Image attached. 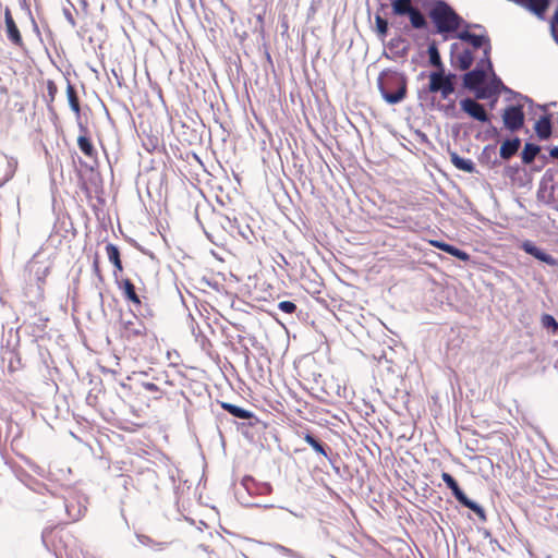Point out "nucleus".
<instances>
[{
  "label": "nucleus",
  "mask_w": 558,
  "mask_h": 558,
  "mask_svg": "<svg viewBox=\"0 0 558 558\" xmlns=\"http://www.w3.org/2000/svg\"><path fill=\"white\" fill-rule=\"evenodd\" d=\"M378 87L383 98L388 104L396 105L407 97L408 80L397 71L383 72L378 77Z\"/></svg>",
  "instance_id": "obj_1"
},
{
  "label": "nucleus",
  "mask_w": 558,
  "mask_h": 558,
  "mask_svg": "<svg viewBox=\"0 0 558 558\" xmlns=\"http://www.w3.org/2000/svg\"><path fill=\"white\" fill-rule=\"evenodd\" d=\"M428 16L438 34L454 33L463 22L462 17L444 0H438L434 3L428 12Z\"/></svg>",
  "instance_id": "obj_2"
},
{
  "label": "nucleus",
  "mask_w": 558,
  "mask_h": 558,
  "mask_svg": "<svg viewBox=\"0 0 558 558\" xmlns=\"http://www.w3.org/2000/svg\"><path fill=\"white\" fill-rule=\"evenodd\" d=\"M120 333L128 341L143 340L151 347L158 343L157 336L148 331L144 323L136 316L121 322Z\"/></svg>",
  "instance_id": "obj_3"
},
{
  "label": "nucleus",
  "mask_w": 558,
  "mask_h": 558,
  "mask_svg": "<svg viewBox=\"0 0 558 558\" xmlns=\"http://www.w3.org/2000/svg\"><path fill=\"white\" fill-rule=\"evenodd\" d=\"M148 396L145 392L138 391L135 393L133 401L130 403V410L135 416V421H130L126 417H117L121 428L126 430H133L135 427H142L145 425L146 410L149 408Z\"/></svg>",
  "instance_id": "obj_4"
},
{
  "label": "nucleus",
  "mask_w": 558,
  "mask_h": 558,
  "mask_svg": "<svg viewBox=\"0 0 558 558\" xmlns=\"http://www.w3.org/2000/svg\"><path fill=\"white\" fill-rule=\"evenodd\" d=\"M391 10L396 16H408L414 29H425L427 27L425 15L413 5L412 0H391Z\"/></svg>",
  "instance_id": "obj_5"
},
{
  "label": "nucleus",
  "mask_w": 558,
  "mask_h": 558,
  "mask_svg": "<svg viewBox=\"0 0 558 558\" xmlns=\"http://www.w3.org/2000/svg\"><path fill=\"white\" fill-rule=\"evenodd\" d=\"M454 75H445L444 70L432 72L429 74V93H440L442 99H447L454 93Z\"/></svg>",
  "instance_id": "obj_6"
},
{
  "label": "nucleus",
  "mask_w": 558,
  "mask_h": 558,
  "mask_svg": "<svg viewBox=\"0 0 558 558\" xmlns=\"http://www.w3.org/2000/svg\"><path fill=\"white\" fill-rule=\"evenodd\" d=\"M441 478L446 483V485L451 489L453 496L460 504L474 511L481 520H486L484 509L466 497V495L459 487L457 481L449 473L444 472L441 474Z\"/></svg>",
  "instance_id": "obj_7"
},
{
  "label": "nucleus",
  "mask_w": 558,
  "mask_h": 558,
  "mask_svg": "<svg viewBox=\"0 0 558 558\" xmlns=\"http://www.w3.org/2000/svg\"><path fill=\"white\" fill-rule=\"evenodd\" d=\"M524 111L521 105H511L505 108L502 121L505 128L511 132L519 131L524 125Z\"/></svg>",
  "instance_id": "obj_8"
},
{
  "label": "nucleus",
  "mask_w": 558,
  "mask_h": 558,
  "mask_svg": "<svg viewBox=\"0 0 558 558\" xmlns=\"http://www.w3.org/2000/svg\"><path fill=\"white\" fill-rule=\"evenodd\" d=\"M221 408L227 411L229 414L233 415L234 417L246 420L247 426L255 427L258 424H260V420L251 411L245 410L241 407H238L235 404L229 403V402H221Z\"/></svg>",
  "instance_id": "obj_9"
},
{
  "label": "nucleus",
  "mask_w": 558,
  "mask_h": 558,
  "mask_svg": "<svg viewBox=\"0 0 558 558\" xmlns=\"http://www.w3.org/2000/svg\"><path fill=\"white\" fill-rule=\"evenodd\" d=\"M461 109L468 113L471 118L480 121L487 122L488 114L484 106L472 98H465L460 101Z\"/></svg>",
  "instance_id": "obj_10"
},
{
  "label": "nucleus",
  "mask_w": 558,
  "mask_h": 558,
  "mask_svg": "<svg viewBox=\"0 0 558 558\" xmlns=\"http://www.w3.org/2000/svg\"><path fill=\"white\" fill-rule=\"evenodd\" d=\"M17 166L16 158L0 154V187L14 177Z\"/></svg>",
  "instance_id": "obj_11"
},
{
  "label": "nucleus",
  "mask_w": 558,
  "mask_h": 558,
  "mask_svg": "<svg viewBox=\"0 0 558 558\" xmlns=\"http://www.w3.org/2000/svg\"><path fill=\"white\" fill-rule=\"evenodd\" d=\"M117 284L128 302L132 303L135 307L141 306L142 301L136 293L135 286L129 278L117 280Z\"/></svg>",
  "instance_id": "obj_12"
},
{
  "label": "nucleus",
  "mask_w": 558,
  "mask_h": 558,
  "mask_svg": "<svg viewBox=\"0 0 558 558\" xmlns=\"http://www.w3.org/2000/svg\"><path fill=\"white\" fill-rule=\"evenodd\" d=\"M81 134L77 137V146L80 150L89 159L97 157V150L95 149L92 140L88 136V129L83 124H80Z\"/></svg>",
  "instance_id": "obj_13"
},
{
  "label": "nucleus",
  "mask_w": 558,
  "mask_h": 558,
  "mask_svg": "<svg viewBox=\"0 0 558 558\" xmlns=\"http://www.w3.org/2000/svg\"><path fill=\"white\" fill-rule=\"evenodd\" d=\"M4 22L7 26V35L9 40L14 44L15 46L22 47L23 46V38L22 35L13 20V16L10 12V10H5L4 13Z\"/></svg>",
  "instance_id": "obj_14"
},
{
  "label": "nucleus",
  "mask_w": 558,
  "mask_h": 558,
  "mask_svg": "<svg viewBox=\"0 0 558 558\" xmlns=\"http://www.w3.org/2000/svg\"><path fill=\"white\" fill-rule=\"evenodd\" d=\"M428 243L432 246H434L438 250H441V251L457 257L460 260H463V262L470 260V254H468L465 251H462L451 244H448L446 242L438 241V240H429Z\"/></svg>",
  "instance_id": "obj_15"
},
{
  "label": "nucleus",
  "mask_w": 558,
  "mask_h": 558,
  "mask_svg": "<svg viewBox=\"0 0 558 558\" xmlns=\"http://www.w3.org/2000/svg\"><path fill=\"white\" fill-rule=\"evenodd\" d=\"M522 248L527 254L532 255L533 257H535L536 259H538L541 262L546 263L547 265H550V266L557 265L556 258H554L551 255L545 253L544 251H542L541 248L535 246L531 241H525L522 244Z\"/></svg>",
  "instance_id": "obj_16"
},
{
  "label": "nucleus",
  "mask_w": 558,
  "mask_h": 558,
  "mask_svg": "<svg viewBox=\"0 0 558 558\" xmlns=\"http://www.w3.org/2000/svg\"><path fill=\"white\" fill-rule=\"evenodd\" d=\"M485 77L484 68L476 66L464 75L463 82L469 89H475L484 83Z\"/></svg>",
  "instance_id": "obj_17"
},
{
  "label": "nucleus",
  "mask_w": 558,
  "mask_h": 558,
  "mask_svg": "<svg viewBox=\"0 0 558 558\" xmlns=\"http://www.w3.org/2000/svg\"><path fill=\"white\" fill-rule=\"evenodd\" d=\"M521 146V140L519 137H514L512 140L505 141L500 146V157L505 160L510 159L512 156L517 154Z\"/></svg>",
  "instance_id": "obj_18"
},
{
  "label": "nucleus",
  "mask_w": 558,
  "mask_h": 558,
  "mask_svg": "<svg viewBox=\"0 0 558 558\" xmlns=\"http://www.w3.org/2000/svg\"><path fill=\"white\" fill-rule=\"evenodd\" d=\"M535 132L541 140H547L550 137L553 128L549 116L541 117L535 123Z\"/></svg>",
  "instance_id": "obj_19"
},
{
  "label": "nucleus",
  "mask_w": 558,
  "mask_h": 558,
  "mask_svg": "<svg viewBox=\"0 0 558 558\" xmlns=\"http://www.w3.org/2000/svg\"><path fill=\"white\" fill-rule=\"evenodd\" d=\"M522 5L527 8L537 16L543 17L549 7V0H524Z\"/></svg>",
  "instance_id": "obj_20"
},
{
  "label": "nucleus",
  "mask_w": 558,
  "mask_h": 558,
  "mask_svg": "<svg viewBox=\"0 0 558 558\" xmlns=\"http://www.w3.org/2000/svg\"><path fill=\"white\" fill-rule=\"evenodd\" d=\"M66 97L72 111L77 118L81 116V105L75 87L69 82L66 86Z\"/></svg>",
  "instance_id": "obj_21"
},
{
  "label": "nucleus",
  "mask_w": 558,
  "mask_h": 558,
  "mask_svg": "<svg viewBox=\"0 0 558 558\" xmlns=\"http://www.w3.org/2000/svg\"><path fill=\"white\" fill-rule=\"evenodd\" d=\"M539 150H541L539 146L532 144V143H526L524 145V148L521 154L522 162L524 165L532 163L534 161L535 157L537 156V154L539 153Z\"/></svg>",
  "instance_id": "obj_22"
},
{
  "label": "nucleus",
  "mask_w": 558,
  "mask_h": 558,
  "mask_svg": "<svg viewBox=\"0 0 558 558\" xmlns=\"http://www.w3.org/2000/svg\"><path fill=\"white\" fill-rule=\"evenodd\" d=\"M451 162L454 165V167L459 170L465 171V172H473L474 171V163L471 159H465L460 157L457 153L451 154Z\"/></svg>",
  "instance_id": "obj_23"
},
{
  "label": "nucleus",
  "mask_w": 558,
  "mask_h": 558,
  "mask_svg": "<svg viewBox=\"0 0 558 558\" xmlns=\"http://www.w3.org/2000/svg\"><path fill=\"white\" fill-rule=\"evenodd\" d=\"M458 37L461 40L470 43L474 48H481L486 41V38L484 36L471 34L469 32H462L458 35Z\"/></svg>",
  "instance_id": "obj_24"
},
{
  "label": "nucleus",
  "mask_w": 558,
  "mask_h": 558,
  "mask_svg": "<svg viewBox=\"0 0 558 558\" xmlns=\"http://www.w3.org/2000/svg\"><path fill=\"white\" fill-rule=\"evenodd\" d=\"M457 60L460 70H468L473 63V53L466 49L458 56Z\"/></svg>",
  "instance_id": "obj_25"
},
{
  "label": "nucleus",
  "mask_w": 558,
  "mask_h": 558,
  "mask_svg": "<svg viewBox=\"0 0 558 558\" xmlns=\"http://www.w3.org/2000/svg\"><path fill=\"white\" fill-rule=\"evenodd\" d=\"M428 56H429V62L432 65L436 66L440 70H444L442 69V62H441V58H440V54H439V51L436 47L435 44H432L429 47H428Z\"/></svg>",
  "instance_id": "obj_26"
},
{
  "label": "nucleus",
  "mask_w": 558,
  "mask_h": 558,
  "mask_svg": "<svg viewBox=\"0 0 558 558\" xmlns=\"http://www.w3.org/2000/svg\"><path fill=\"white\" fill-rule=\"evenodd\" d=\"M542 326L546 329H551L553 333H558V323L554 316L544 314L541 318Z\"/></svg>",
  "instance_id": "obj_27"
},
{
  "label": "nucleus",
  "mask_w": 558,
  "mask_h": 558,
  "mask_svg": "<svg viewBox=\"0 0 558 558\" xmlns=\"http://www.w3.org/2000/svg\"><path fill=\"white\" fill-rule=\"evenodd\" d=\"M304 440L317 452V453H326L325 452V449L323 448V445L322 442L319 441V439H317L314 435L312 434H305L304 435Z\"/></svg>",
  "instance_id": "obj_28"
},
{
  "label": "nucleus",
  "mask_w": 558,
  "mask_h": 558,
  "mask_svg": "<svg viewBox=\"0 0 558 558\" xmlns=\"http://www.w3.org/2000/svg\"><path fill=\"white\" fill-rule=\"evenodd\" d=\"M376 29L379 36L385 37L388 33V22L380 15L375 16Z\"/></svg>",
  "instance_id": "obj_29"
},
{
  "label": "nucleus",
  "mask_w": 558,
  "mask_h": 558,
  "mask_svg": "<svg viewBox=\"0 0 558 558\" xmlns=\"http://www.w3.org/2000/svg\"><path fill=\"white\" fill-rule=\"evenodd\" d=\"M142 388L147 392L154 393V400H160L163 396V392L154 383H143Z\"/></svg>",
  "instance_id": "obj_30"
},
{
  "label": "nucleus",
  "mask_w": 558,
  "mask_h": 558,
  "mask_svg": "<svg viewBox=\"0 0 558 558\" xmlns=\"http://www.w3.org/2000/svg\"><path fill=\"white\" fill-rule=\"evenodd\" d=\"M106 253H107L108 259L111 263H114L121 258L119 247L112 243H108L106 245Z\"/></svg>",
  "instance_id": "obj_31"
},
{
  "label": "nucleus",
  "mask_w": 558,
  "mask_h": 558,
  "mask_svg": "<svg viewBox=\"0 0 558 558\" xmlns=\"http://www.w3.org/2000/svg\"><path fill=\"white\" fill-rule=\"evenodd\" d=\"M489 51H490V46L488 45L484 49V58L476 65V66H480V68H484L485 72H486V70H493V64H492V61H490V58H489Z\"/></svg>",
  "instance_id": "obj_32"
},
{
  "label": "nucleus",
  "mask_w": 558,
  "mask_h": 558,
  "mask_svg": "<svg viewBox=\"0 0 558 558\" xmlns=\"http://www.w3.org/2000/svg\"><path fill=\"white\" fill-rule=\"evenodd\" d=\"M58 93V87L56 83L52 80L47 81V95H48V101L53 102L54 98Z\"/></svg>",
  "instance_id": "obj_33"
},
{
  "label": "nucleus",
  "mask_w": 558,
  "mask_h": 558,
  "mask_svg": "<svg viewBox=\"0 0 558 558\" xmlns=\"http://www.w3.org/2000/svg\"><path fill=\"white\" fill-rule=\"evenodd\" d=\"M278 308L287 314H292L296 311V305L291 301H281Z\"/></svg>",
  "instance_id": "obj_34"
},
{
  "label": "nucleus",
  "mask_w": 558,
  "mask_h": 558,
  "mask_svg": "<svg viewBox=\"0 0 558 558\" xmlns=\"http://www.w3.org/2000/svg\"><path fill=\"white\" fill-rule=\"evenodd\" d=\"M72 507H73V505H69V504L65 505L66 511L69 513V518L71 521H77L83 515V511L81 508H77L76 512L74 514H72L71 513Z\"/></svg>",
  "instance_id": "obj_35"
},
{
  "label": "nucleus",
  "mask_w": 558,
  "mask_h": 558,
  "mask_svg": "<svg viewBox=\"0 0 558 558\" xmlns=\"http://www.w3.org/2000/svg\"><path fill=\"white\" fill-rule=\"evenodd\" d=\"M93 269H94L95 275L99 279H102V274H101V269H100V262H99V257L97 255L95 256L94 262H93Z\"/></svg>",
  "instance_id": "obj_36"
},
{
  "label": "nucleus",
  "mask_w": 558,
  "mask_h": 558,
  "mask_svg": "<svg viewBox=\"0 0 558 558\" xmlns=\"http://www.w3.org/2000/svg\"><path fill=\"white\" fill-rule=\"evenodd\" d=\"M550 27H551V31L558 29V9L556 10V12L551 19Z\"/></svg>",
  "instance_id": "obj_37"
},
{
  "label": "nucleus",
  "mask_w": 558,
  "mask_h": 558,
  "mask_svg": "<svg viewBox=\"0 0 558 558\" xmlns=\"http://www.w3.org/2000/svg\"><path fill=\"white\" fill-rule=\"evenodd\" d=\"M112 264L114 266V275H117V272H121L123 270V265H122L121 258Z\"/></svg>",
  "instance_id": "obj_38"
},
{
  "label": "nucleus",
  "mask_w": 558,
  "mask_h": 558,
  "mask_svg": "<svg viewBox=\"0 0 558 558\" xmlns=\"http://www.w3.org/2000/svg\"><path fill=\"white\" fill-rule=\"evenodd\" d=\"M550 157L558 159V147H554L549 151Z\"/></svg>",
  "instance_id": "obj_39"
},
{
  "label": "nucleus",
  "mask_w": 558,
  "mask_h": 558,
  "mask_svg": "<svg viewBox=\"0 0 558 558\" xmlns=\"http://www.w3.org/2000/svg\"><path fill=\"white\" fill-rule=\"evenodd\" d=\"M477 97H478V98H484V95L478 94V95H477Z\"/></svg>",
  "instance_id": "obj_40"
}]
</instances>
